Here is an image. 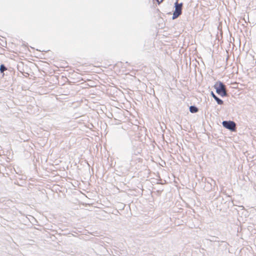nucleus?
Returning a JSON list of instances; mask_svg holds the SVG:
<instances>
[{"label": "nucleus", "instance_id": "nucleus-6", "mask_svg": "<svg viewBox=\"0 0 256 256\" xmlns=\"http://www.w3.org/2000/svg\"><path fill=\"white\" fill-rule=\"evenodd\" d=\"M6 70H7V68L4 64H2L0 66V72L1 73L4 74V72Z\"/></svg>", "mask_w": 256, "mask_h": 256}, {"label": "nucleus", "instance_id": "nucleus-4", "mask_svg": "<svg viewBox=\"0 0 256 256\" xmlns=\"http://www.w3.org/2000/svg\"><path fill=\"white\" fill-rule=\"evenodd\" d=\"M210 95L212 96L216 100L218 104H222L224 102L223 100L218 98L214 94V92L212 91L210 92Z\"/></svg>", "mask_w": 256, "mask_h": 256}, {"label": "nucleus", "instance_id": "nucleus-5", "mask_svg": "<svg viewBox=\"0 0 256 256\" xmlns=\"http://www.w3.org/2000/svg\"><path fill=\"white\" fill-rule=\"evenodd\" d=\"M190 111L192 113H196L198 111V108L194 106H191L190 107Z\"/></svg>", "mask_w": 256, "mask_h": 256}, {"label": "nucleus", "instance_id": "nucleus-2", "mask_svg": "<svg viewBox=\"0 0 256 256\" xmlns=\"http://www.w3.org/2000/svg\"><path fill=\"white\" fill-rule=\"evenodd\" d=\"M178 0L174 3L175 10L173 13L172 20L176 19L182 14V3H178Z\"/></svg>", "mask_w": 256, "mask_h": 256}, {"label": "nucleus", "instance_id": "nucleus-7", "mask_svg": "<svg viewBox=\"0 0 256 256\" xmlns=\"http://www.w3.org/2000/svg\"><path fill=\"white\" fill-rule=\"evenodd\" d=\"M163 0H161L160 1H159V0H156L158 4H160Z\"/></svg>", "mask_w": 256, "mask_h": 256}, {"label": "nucleus", "instance_id": "nucleus-1", "mask_svg": "<svg viewBox=\"0 0 256 256\" xmlns=\"http://www.w3.org/2000/svg\"><path fill=\"white\" fill-rule=\"evenodd\" d=\"M214 88L216 90V92L221 96H227L226 85L220 81H218L214 85Z\"/></svg>", "mask_w": 256, "mask_h": 256}, {"label": "nucleus", "instance_id": "nucleus-3", "mask_svg": "<svg viewBox=\"0 0 256 256\" xmlns=\"http://www.w3.org/2000/svg\"><path fill=\"white\" fill-rule=\"evenodd\" d=\"M222 126L225 128L228 129L232 131H234L236 130V124L233 121H223Z\"/></svg>", "mask_w": 256, "mask_h": 256}]
</instances>
